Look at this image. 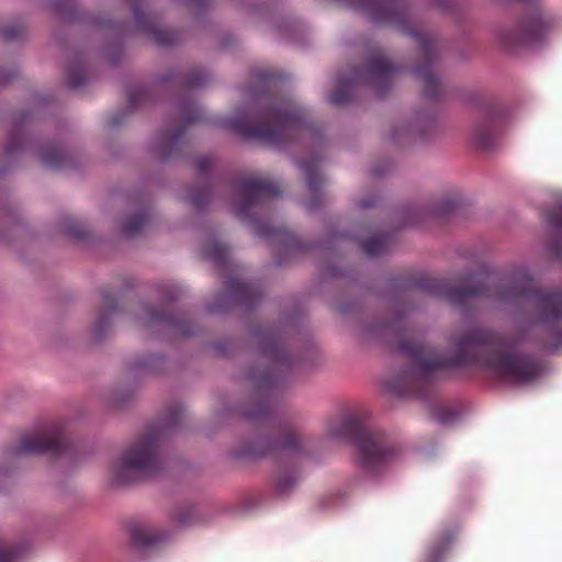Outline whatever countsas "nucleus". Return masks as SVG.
<instances>
[{
  "label": "nucleus",
  "mask_w": 562,
  "mask_h": 562,
  "mask_svg": "<svg viewBox=\"0 0 562 562\" xmlns=\"http://www.w3.org/2000/svg\"><path fill=\"white\" fill-rule=\"evenodd\" d=\"M449 341L454 351L450 356H440L422 340L402 337L398 350L413 366L389 379L386 390L396 396L424 398L428 394L434 373L447 368L487 369L515 383L530 382L540 373L532 358L509 353L508 338L495 330L473 328L452 335Z\"/></svg>",
  "instance_id": "nucleus-1"
},
{
  "label": "nucleus",
  "mask_w": 562,
  "mask_h": 562,
  "mask_svg": "<svg viewBox=\"0 0 562 562\" xmlns=\"http://www.w3.org/2000/svg\"><path fill=\"white\" fill-rule=\"evenodd\" d=\"M413 289L462 306L474 297L509 303L526 299L531 303L532 342L548 350L562 345V290L538 288L526 271L501 274L488 268L461 280L424 277L414 280Z\"/></svg>",
  "instance_id": "nucleus-2"
},
{
  "label": "nucleus",
  "mask_w": 562,
  "mask_h": 562,
  "mask_svg": "<svg viewBox=\"0 0 562 562\" xmlns=\"http://www.w3.org/2000/svg\"><path fill=\"white\" fill-rule=\"evenodd\" d=\"M250 336L257 341L261 356L272 366L259 369L249 367L245 379L254 386V394L235 403L232 413L245 423L255 424L270 419L274 413L273 391L281 380V323L252 324Z\"/></svg>",
  "instance_id": "nucleus-3"
},
{
  "label": "nucleus",
  "mask_w": 562,
  "mask_h": 562,
  "mask_svg": "<svg viewBox=\"0 0 562 562\" xmlns=\"http://www.w3.org/2000/svg\"><path fill=\"white\" fill-rule=\"evenodd\" d=\"M183 412L181 404H172L157 422L147 426L146 434L122 453L119 465L112 471V486H128L161 474L164 461L160 446L180 429Z\"/></svg>",
  "instance_id": "nucleus-4"
},
{
  "label": "nucleus",
  "mask_w": 562,
  "mask_h": 562,
  "mask_svg": "<svg viewBox=\"0 0 562 562\" xmlns=\"http://www.w3.org/2000/svg\"><path fill=\"white\" fill-rule=\"evenodd\" d=\"M250 75L258 83L248 88L251 103L244 115L228 120L225 125L245 139L281 145V103L270 94L281 74L255 69Z\"/></svg>",
  "instance_id": "nucleus-5"
},
{
  "label": "nucleus",
  "mask_w": 562,
  "mask_h": 562,
  "mask_svg": "<svg viewBox=\"0 0 562 562\" xmlns=\"http://www.w3.org/2000/svg\"><path fill=\"white\" fill-rule=\"evenodd\" d=\"M325 436L352 443L357 450V465L370 475L387 468L396 453L385 432L370 427L358 414L329 419L325 425Z\"/></svg>",
  "instance_id": "nucleus-6"
},
{
  "label": "nucleus",
  "mask_w": 562,
  "mask_h": 562,
  "mask_svg": "<svg viewBox=\"0 0 562 562\" xmlns=\"http://www.w3.org/2000/svg\"><path fill=\"white\" fill-rule=\"evenodd\" d=\"M280 195L281 189L277 183L247 177L239 181L232 207L235 216L247 225L256 237L272 243L281 238V228L273 225L277 213L274 200Z\"/></svg>",
  "instance_id": "nucleus-7"
},
{
  "label": "nucleus",
  "mask_w": 562,
  "mask_h": 562,
  "mask_svg": "<svg viewBox=\"0 0 562 562\" xmlns=\"http://www.w3.org/2000/svg\"><path fill=\"white\" fill-rule=\"evenodd\" d=\"M400 70L401 67L394 65L380 48H374L369 53L363 67H350L347 72L338 76L329 102L337 106L348 104L358 86H367L379 97H384Z\"/></svg>",
  "instance_id": "nucleus-8"
},
{
  "label": "nucleus",
  "mask_w": 562,
  "mask_h": 562,
  "mask_svg": "<svg viewBox=\"0 0 562 562\" xmlns=\"http://www.w3.org/2000/svg\"><path fill=\"white\" fill-rule=\"evenodd\" d=\"M49 3L53 12L64 22L109 30L110 35L105 43L106 59L113 67L121 64L124 56V40L132 32L128 21L115 22L111 19L94 16L82 10L76 0H49Z\"/></svg>",
  "instance_id": "nucleus-9"
},
{
  "label": "nucleus",
  "mask_w": 562,
  "mask_h": 562,
  "mask_svg": "<svg viewBox=\"0 0 562 562\" xmlns=\"http://www.w3.org/2000/svg\"><path fill=\"white\" fill-rule=\"evenodd\" d=\"M178 109L182 116L176 128L172 132L159 131L151 143V153L161 162L189 161L192 157L193 146L186 137V132L191 124L207 122L192 98H182L178 102Z\"/></svg>",
  "instance_id": "nucleus-10"
},
{
  "label": "nucleus",
  "mask_w": 562,
  "mask_h": 562,
  "mask_svg": "<svg viewBox=\"0 0 562 562\" xmlns=\"http://www.w3.org/2000/svg\"><path fill=\"white\" fill-rule=\"evenodd\" d=\"M262 299L263 293L260 289L238 277L228 276L224 281V289L206 304L205 310L207 314L224 315L232 312L235 306H241L246 312H254Z\"/></svg>",
  "instance_id": "nucleus-11"
},
{
  "label": "nucleus",
  "mask_w": 562,
  "mask_h": 562,
  "mask_svg": "<svg viewBox=\"0 0 562 562\" xmlns=\"http://www.w3.org/2000/svg\"><path fill=\"white\" fill-rule=\"evenodd\" d=\"M71 449V441L61 426H53L40 435H26L7 449L12 459L27 456L60 457Z\"/></svg>",
  "instance_id": "nucleus-12"
},
{
  "label": "nucleus",
  "mask_w": 562,
  "mask_h": 562,
  "mask_svg": "<svg viewBox=\"0 0 562 562\" xmlns=\"http://www.w3.org/2000/svg\"><path fill=\"white\" fill-rule=\"evenodd\" d=\"M310 456V442L283 414V495L300 479V467Z\"/></svg>",
  "instance_id": "nucleus-13"
},
{
  "label": "nucleus",
  "mask_w": 562,
  "mask_h": 562,
  "mask_svg": "<svg viewBox=\"0 0 562 562\" xmlns=\"http://www.w3.org/2000/svg\"><path fill=\"white\" fill-rule=\"evenodd\" d=\"M507 120L508 112L503 105L495 102L486 103L481 117L472 130L474 144L481 149L492 148L496 144Z\"/></svg>",
  "instance_id": "nucleus-14"
},
{
  "label": "nucleus",
  "mask_w": 562,
  "mask_h": 562,
  "mask_svg": "<svg viewBox=\"0 0 562 562\" xmlns=\"http://www.w3.org/2000/svg\"><path fill=\"white\" fill-rule=\"evenodd\" d=\"M214 158L209 155L198 157L193 162L195 173L206 180L203 183H189L184 187L188 201L198 213H205L213 202L215 194V184L210 180L214 168Z\"/></svg>",
  "instance_id": "nucleus-15"
},
{
  "label": "nucleus",
  "mask_w": 562,
  "mask_h": 562,
  "mask_svg": "<svg viewBox=\"0 0 562 562\" xmlns=\"http://www.w3.org/2000/svg\"><path fill=\"white\" fill-rule=\"evenodd\" d=\"M147 317L144 321L146 329L159 327L166 333L182 338H191L201 334L200 327L184 313L172 314L159 308H146Z\"/></svg>",
  "instance_id": "nucleus-16"
},
{
  "label": "nucleus",
  "mask_w": 562,
  "mask_h": 562,
  "mask_svg": "<svg viewBox=\"0 0 562 562\" xmlns=\"http://www.w3.org/2000/svg\"><path fill=\"white\" fill-rule=\"evenodd\" d=\"M31 117L32 112L23 110L13 119L12 128L4 147V158H0V177H4L18 167L20 155L26 143L25 125Z\"/></svg>",
  "instance_id": "nucleus-17"
},
{
  "label": "nucleus",
  "mask_w": 562,
  "mask_h": 562,
  "mask_svg": "<svg viewBox=\"0 0 562 562\" xmlns=\"http://www.w3.org/2000/svg\"><path fill=\"white\" fill-rule=\"evenodd\" d=\"M281 454V435L258 436L255 439H245L238 447L229 451L231 459L235 461L259 460L278 458Z\"/></svg>",
  "instance_id": "nucleus-18"
},
{
  "label": "nucleus",
  "mask_w": 562,
  "mask_h": 562,
  "mask_svg": "<svg viewBox=\"0 0 562 562\" xmlns=\"http://www.w3.org/2000/svg\"><path fill=\"white\" fill-rule=\"evenodd\" d=\"M38 157L45 167L56 171L79 170L82 166L79 155L66 148L59 140L41 144Z\"/></svg>",
  "instance_id": "nucleus-19"
},
{
  "label": "nucleus",
  "mask_w": 562,
  "mask_h": 562,
  "mask_svg": "<svg viewBox=\"0 0 562 562\" xmlns=\"http://www.w3.org/2000/svg\"><path fill=\"white\" fill-rule=\"evenodd\" d=\"M133 12L136 30L153 40L159 47H170L178 42L177 33L164 30L142 8L139 0H126Z\"/></svg>",
  "instance_id": "nucleus-20"
},
{
  "label": "nucleus",
  "mask_w": 562,
  "mask_h": 562,
  "mask_svg": "<svg viewBox=\"0 0 562 562\" xmlns=\"http://www.w3.org/2000/svg\"><path fill=\"white\" fill-rule=\"evenodd\" d=\"M288 335L289 324L283 315V390L286 384H291L297 380L310 350L305 342L294 344L290 347Z\"/></svg>",
  "instance_id": "nucleus-21"
},
{
  "label": "nucleus",
  "mask_w": 562,
  "mask_h": 562,
  "mask_svg": "<svg viewBox=\"0 0 562 562\" xmlns=\"http://www.w3.org/2000/svg\"><path fill=\"white\" fill-rule=\"evenodd\" d=\"M103 299V307L99 311L91 330V341L94 345L102 344L113 326V317L122 312L117 297L108 288L99 290Z\"/></svg>",
  "instance_id": "nucleus-22"
},
{
  "label": "nucleus",
  "mask_w": 562,
  "mask_h": 562,
  "mask_svg": "<svg viewBox=\"0 0 562 562\" xmlns=\"http://www.w3.org/2000/svg\"><path fill=\"white\" fill-rule=\"evenodd\" d=\"M0 241L11 245L18 238H24L30 234V228L20 215L18 209L11 203L0 206Z\"/></svg>",
  "instance_id": "nucleus-23"
},
{
  "label": "nucleus",
  "mask_w": 562,
  "mask_h": 562,
  "mask_svg": "<svg viewBox=\"0 0 562 562\" xmlns=\"http://www.w3.org/2000/svg\"><path fill=\"white\" fill-rule=\"evenodd\" d=\"M156 98V88L150 85H139L128 91L127 106L113 113L108 121L110 128H119L138 105L146 101H154Z\"/></svg>",
  "instance_id": "nucleus-24"
},
{
  "label": "nucleus",
  "mask_w": 562,
  "mask_h": 562,
  "mask_svg": "<svg viewBox=\"0 0 562 562\" xmlns=\"http://www.w3.org/2000/svg\"><path fill=\"white\" fill-rule=\"evenodd\" d=\"M155 80L157 83H175L177 87L189 89L203 86L207 81V76L198 68L189 71L172 68L164 74H158Z\"/></svg>",
  "instance_id": "nucleus-25"
},
{
  "label": "nucleus",
  "mask_w": 562,
  "mask_h": 562,
  "mask_svg": "<svg viewBox=\"0 0 562 562\" xmlns=\"http://www.w3.org/2000/svg\"><path fill=\"white\" fill-rule=\"evenodd\" d=\"M168 367V357L164 353H148L137 357L127 363V370L134 375L154 374L161 375Z\"/></svg>",
  "instance_id": "nucleus-26"
},
{
  "label": "nucleus",
  "mask_w": 562,
  "mask_h": 562,
  "mask_svg": "<svg viewBox=\"0 0 562 562\" xmlns=\"http://www.w3.org/2000/svg\"><path fill=\"white\" fill-rule=\"evenodd\" d=\"M319 164L321 159L318 157L301 161L306 184L310 192L313 194V199L306 203V207L311 211L315 210L321 204V189L324 183V179L319 173Z\"/></svg>",
  "instance_id": "nucleus-27"
},
{
  "label": "nucleus",
  "mask_w": 562,
  "mask_h": 562,
  "mask_svg": "<svg viewBox=\"0 0 562 562\" xmlns=\"http://www.w3.org/2000/svg\"><path fill=\"white\" fill-rule=\"evenodd\" d=\"M128 535L132 544L142 552L154 549L169 537L168 532L150 533L145 526L138 524L128 526Z\"/></svg>",
  "instance_id": "nucleus-28"
},
{
  "label": "nucleus",
  "mask_w": 562,
  "mask_h": 562,
  "mask_svg": "<svg viewBox=\"0 0 562 562\" xmlns=\"http://www.w3.org/2000/svg\"><path fill=\"white\" fill-rule=\"evenodd\" d=\"M435 124L432 117L428 116H417L415 121L411 124L397 125L393 127L390 134V139L393 142H398L404 137H411L414 135H424L426 132L431 128Z\"/></svg>",
  "instance_id": "nucleus-29"
},
{
  "label": "nucleus",
  "mask_w": 562,
  "mask_h": 562,
  "mask_svg": "<svg viewBox=\"0 0 562 562\" xmlns=\"http://www.w3.org/2000/svg\"><path fill=\"white\" fill-rule=\"evenodd\" d=\"M283 146L286 143L290 130L302 133L306 130L305 113L302 109L289 104L283 98Z\"/></svg>",
  "instance_id": "nucleus-30"
},
{
  "label": "nucleus",
  "mask_w": 562,
  "mask_h": 562,
  "mask_svg": "<svg viewBox=\"0 0 562 562\" xmlns=\"http://www.w3.org/2000/svg\"><path fill=\"white\" fill-rule=\"evenodd\" d=\"M58 229L76 243L87 244L93 239L92 233L81 222L71 217L60 218Z\"/></svg>",
  "instance_id": "nucleus-31"
},
{
  "label": "nucleus",
  "mask_w": 562,
  "mask_h": 562,
  "mask_svg": "<svg viewBox=\"0 0 562 562\" xmlns=\"http://www.w3.org/2000/svg\"><path fill=\"white\" fill-rule=\"evenodd\" d=\"M547 223L555 229V234L549 244V250L554 259L562 258V210L553 209L546 213Z\"/></svg>",
  "instance_id": "nucleus-32"
},
{
  "label": "nucleus",
  "mask_w": 562,
  "mask_h": 562,
  "mask_svg": "<svg viewBox=\"0 0 562 562\" xmlns=\"http://www.w3.org/2000/svg\"><path fill=\"white\" fill-rule=\"evenodd\" d=\"M86 60L81 53L76 52L74 59L66 70L67 86L72 89H79L87 83L86 77Z\"/></svg>",
  "instance_id": "nucleus-33"
},
{
  "label": "nucleus",
  "mask_w": 562,
  "mask_h": 562,
  "mask_svg": "<svg viewBox=\"0 0 562 562\" xmlns=\"http://www.w3.org/2000/svg\"><path fill=\"white\" fill-rule=\"evenodd\" d=\"M391 243V236L387 234H374L361 240V248L369 257H376L384 254Z\"/></svg>",
  "instance_id": "nucleus-34"
},
{
  "label": "nucleus",
  "mask_w": 562,
  "mask_h": 562,
  "mask_svg": "<svg viewBox=\"0 0 562 562\" xmlns=\"http://www.w3.org/2000/svg\"><path fill=\"white\" fill-rule=\"evenodd\" d=\"M147 222L148 213L142 209L127 216L121 225V231L126 237L133 238L142 232Z\"/></svg>",
  "instance_id": "nucleus-35"
},
{
  "label": "nucleus",
  "mask_w": 562,
  "mask_h": 562,
  "mask_svg": "<svg viewBox=\"0 0 562 562\" xmlns=\"http://www.w3.org/2000/svg\"><path fill=\"white\" fill-rule=\"evenodd\" d=\"M460 199L457 196L447 198L439 201L430 212V216L438 221H443L452 215L460 206Z\"/></svg>",
  "instance_id": "nucleus-36"
},
{
  "label": "nucleus",
  "mask_w": 562,
  "mask_h": 562,
  "mask_svg": "<svg viewBox=\"0 0 562 562\" xmlns=\"http://www.w3.org/2000/svg\"><path fill=\"white\" fill-rule=\"evenodd\" d=\"M454 536L451 532L445 533L429 549L426 562H439L448 551Z\"/></svg>",
  "instance_id": "nucleus-37"
},
{
  "label": "nucleus",
  "mask_w": 562,
  "mask_h": 562,
  "mask_svg": "<svg viewBox=\"0 0 562 562\" xmlns=\"http://www.w3.org/2000/svg\"><path fill=\"white\" fill-rule=\"evenodd\" d=\"M205 257L221 268L228 266L227 248L220 241H214L205 251Z\"/></svg>",
  "instance_id": "nucleus-38"
},
{
  "label": "nucleus",
  "mask_w": 562,
  "mask_h": 562,
  "mask_svg": "<svg viewBox=\"0 0 562 562\" xmlns=\"http://www.w3.org/2000/svg\"><path fill=\"white\" fill-rule=\"evenodd\" d=\"M26 36V27L22 23H14L0 27V38L5 43L20 42Z\"/></svg>",
  "instance_id": "nucleus-39"
},
{
  "label": "nucleus",
  "mask_w": 562,
  "mask_h": 562,
  "mask_svg": "<svg viewBox=\"0 0 562 562\" xmlns=\"http://www.w3.org/2000/svg\"><path fill=\"white\" fill-rule=\"evenodd\" d=\"M27 547L23 543H13L4 546L0 541V562H18L25 553Z\"/></svg>",
  "instance_id": "nucleus-40"
},
{
  "label": "nucleus",
  "mask_w": 562,
  "mask_h": 562,
  "mask_svg": "<svg viewBox=\"0 0 562 562\" xmlns=\"http://www.w3.org/2000/svg\"><path fill=\"white\" fill-rule=\"evenodd\" d=\"M195 516H196L195 506L189 505L184 508H180L177 512H175L172 515V519L180 527H188L194 521Z\"/></svg>",
  "instance_id": "nucleus-41"
},
{
  "label": "nucleus",
  "mask_w": 562,
  "mask_h": 562,
  "mask_svg": "<svg viewBox=\"0 0 562 562\" xmlns=\"http://www.w3.org/2000/svg\"><path fill=\"white\" fill-rule=\"evenodd\" d=\"M135 397V390L134 389H126L121 390L117 392H114L111 395L110 402L113 407L117 409H122L126 407Z\"/></svg>",
  "instance_id": "nucleus-42"
},
{
  "label": "nucleus",
  "mask_w": 562,
  "mask_h": 562,
  "mask_svg": "<svg viewBox=\"0 0 562 562\" xmlns=\"http://www.w3.org/2000/svg\"><path fill=\"white\" fill-rule=\"evenodd\" d=\"M283 265L285 263L288 251L290 249L300 250L302 248L301 241L288 229L283 227Z\"/></svg>",
  "instance_id": "nucleus-43"
},
{
  "label": "nucleus",
  "mask_w": 562,
  "mask_h": 562,
  "mask_svg": "<svg viewBox=\"0 0 562 562\" xmlns=\"http://www.w3.org/2000/svg\"><path fill=\"white\" fill-rule=\"evenodd\" d=\"M160 299L164 304H171L177 302L180 299V292L178 289L173 286H161L160 290Z\"/></svg>",
  "instance_id": "nucleus-44"
},
{
  "label": "nucleus",
  "mask_w": 562,
  "mask_h": 562,
  "mask_svg": "<svg viewBox=\"0 0 562 562\" xmlns=\"http://www.w3.org/2000/svg\"><path fill=\"white\" fill-rule=\"evenodd\" d=\"M20 75L19 68L4 69L0 68V88L8 86Z\"/></svg>",
  "instance_id": "nucleus-45"
},
{
  "label": "nucleus",
  "mask_w": 562,
  "mask_h": 562,
  "mask_svg": "<svg viewBox=\"0 0 562 562\" xmlns=\"http://www.w3.org/2000/svg\"><path fill=\"white\" fill-rule=\"evenodd\" d=\"M431 4L442 11H450L456 8L453 0H430Z\"/></svg>",
  "instance_id": "nucleus-46"
},
{
  "label": "nucleus",
  "mask_w": 562,
  "mask_h": 562,
  "mask_svg": "<svg viewBox=\"0 0 562 562\" xmlns=\"http://www.w3.org/2000/svg\"><path fill=\"white\" fill-rule=\"evenodd\" d=\"M212 347L221 355L226 356L227 355V344L223 340H218L213 342Z\"/></svg>",
  "instance_id": "nucleus-47"
},
{
  "label": "nucleus",
  "mask_w": 562,
  "mask_h": 562,
  "mask_svg": "<svg viewBox=\"0 0 562 562\" xmlns=\"http://www.w3.org/2000/svg\"><path fill=\"white\" fill-rule=\"evenodd\" d=\"M234 43H235V38L232 35H224L222 37V46L225 48L233 46Z\"/></svg>",
  "instance_id": "nucleus-48"
},
{
  "label": "nucleus",
  "mask_w": 562,
  "mask_h": 562,
  "mask_svg": "<svg viewBox=\"0 0 562 562\" xmlns=\"http://www.w3.org/2000/svg\"><path fill=\"white\" fill-rule=\"evenodd\" d=\"M438 418L441 423H449L452 419V414L448 411H443Z\"/></svg>",
  "instance_id": "nucleus-49"
},
{
  "label": "nucleus",
  "mask_w": 562,
  "mask_h": 562,
  "mask_svg": "<svg viewBox=\"0 0 562 562\" xmlns=\"http://www.w3.org/2000/svg\"><path fill=\"white\" fill-rule=\"evenodd\" d=\"M274 490L276 492H281V474L277 473L274 475Z\"/></svg>",
  "instance_id": "nucleus-50"
},
{
  "label": "nucleus",
  "mask_w": 562,
  "mask_h": 562,
  "mask_svg": "<svg viewBox=\"0 0 562 562\" xmlns=\"http://www.w3.org/2000/svg\"><path fill=\"white\" fill-rule=\"evenodd\" d=\"M375 205V200H363L360 202V207L369 209Z\"/></svg>",
  "instance_id": "nucleus-51"
},
{
  "label": "nucleus",
  "mask_w": 562,
  "mask_h": 562,
  "mask_svg": "<svg viewBox=\"0 0 562 562\" xmlns=\"http://www.w3.org/2000/svg\"><path fill=\"white\" fill-rule=\"evenodd\" d=\"M55 41L61 46V47H65L66 46V36L61 35V34H56L55 35Z\"/></svg>",
  "instance_id": "nucleus-52"
},
{
  "label": "nucleus",
  "mask_w": 562,
  "mask_h": 562,
  "mask_svg": "<svg viewBox=\"0 0 562 562\" xmlns=\"http://www.w3.org/2000/svg\"><path fill=\"white\" fill-rule=\"evenodd\" d=\"M274 266H281V250L276 251L274 259H273Z\"/></svg>",
  "instance_id": "nucleus-53"
},
{
  "label": "nucleus",
  "mask_w": 562,
  "mask_h": 562,
  "mask_svg": "<svg viewBox=\"0 0 562 562\" xmlns=\"http://www.w3.org/2000/svg\"><path fill=\"white\" fill-rule=\"evenodd\" d=\"M372 173L375 176V177H380L382 175H384V171L383 170H380L378 168L373 169L372 170Z\"/></svg>",
  "instance_id": "nucleus-54"
},
{
  "label": "nucleus",
  "mask_w": 562,
  "mask_h": 562,
  "mask_svg": "<svg viewBox=\"0 0 562 562\" xmlns=\"http://www.w3.org/2000/svg\"><path fill=\"white\" fill-rule=\"evenodd\" d=\"M125 286H126V289H133L134 284H133V282L131 280H126L125 281Z\"/></svg>",
  "instance_id": "nucleus-55"
},
{
  "label": "nucleus",
  "mask_w": 562,
  "mask_h": 562,
  "mask_svg": "<svg viewBox=\"0 0 562 562\" xmlns=\"http://www.w3.org/2000/svg\"><path fill=\"white\" fill-rule=\"evenodd\" d=\"M282 34H283V40H285V37L288 36V27L285 26V24L283 23V31H282Z\"/></svg>",
  "instance_id": "nucleus-56"
},
{
  "label": "nucleus",
  "mask_w": 562,
  "mask_h": 562,
  "mask_svg": "<svg viewBox=\"0 0 562 562\" xmlns=\"http://www.w3.org/2000/svg\"><path fill=\"white\" fill-rule=\"evenodd\" d=\"M8 472L0 467V476H7Z\"/></svg>",
  "instance_id": "nucleus-57"
},
{
  "label": "nucleus",
  "mask_w": 562,
  "mask_h": 562,
  "mask_svg": "<svg viewBox=\"0 0 562 562\" xmlns=\"http://www.w3.org/2000/svg\"><path fill=\"white\" fill-rule=\"evenodd\" d=\"M520 341H522V338H517V339L515 340V344H519Z\"/></svg>",
  "instance_id": "nucleus-58"
},
{
  "label": "nucleus",
  "mask_w": 562,
  "mask_h": 562,
  "mask_svg": "<svg viewBox=\"0 0 562 562\" xmlns=\"http://www.w3.org/2000/svg\"><path fill=\"white\" fill-rule=\"evenodd\" d=\"M43 101H47L48 102V101H50V99L49 98H44Z\"/></svg>",
  "instance_id": "nucleus-59"
}]
</instances>
